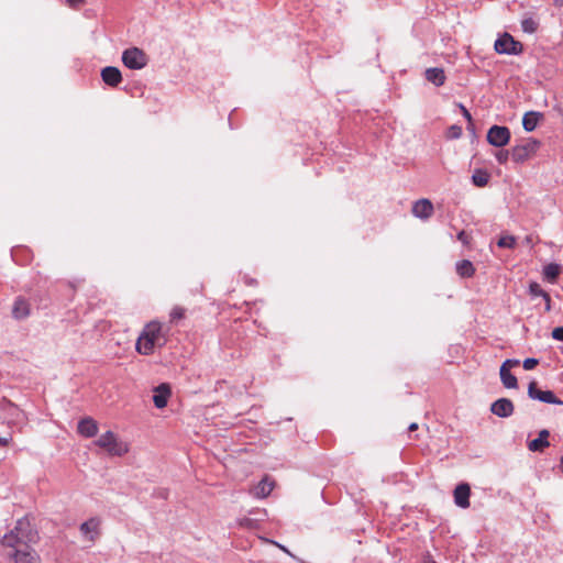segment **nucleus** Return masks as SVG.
<instances>
[{
  "mask_svg": "<svg viewBox=\"0 0 563 563\" xmlns=\"http://www.w3.org/2000/svg\"><path fill=\"white\" fill-rule=\"evenodd\" d=\"M101 520L98 517H91L79 527L81 534L89 541H95L100 534Z\"/></svg>",
  "mask_w": 563,
  "mask_h": 563,
  "instance_id": "nucleus-9",
  "label": "nucleus"
},
{
  "mask_svg": "<svg viewBox=\"0 0 563 563\" xmlns=\"http://www.w3.org/2000/svg\"><path fill=\"white\" fill-rule=\"evenodd\" d=\"M457 240L461 241L464 245L470 244L471 238L465 231H460L457 233Z\"/></svg>",
  "mask_w": 563,
  "mask_h": 563,
  "instance_id": "nucleus-34",
  "label": "nucleus"
},
{
  "mask_svg": "<svg viewBox=\"0 0 563 563\" xmlns=\"http://www.w3.org/2000/svg\"><path fill=\"white\" fill-rule=\"evenodd\" d=\"M424 75H426V79L429 82H432L433 85H435L437 87L444 85L445 79H446L444 70L439 67L428 68L426 70Z\"/></svg>",
  "mask_w": 563,
  "mask_h": 563,
  "instance_id": "nucleus-19",
  "label": "nucleus"
},
{
  "mask_svg": "<svg viewBox=\"0 0 563 563\" xmlns=\"http://www.w3.org/2000/svg\"><path fill=\"white\" fill-rule=\"evenodd\" d=\"M66 4L70 8H77L85 2V0H65Z\"/></svg>",
  "mask_w": 563,
  "mask_h": 563,
  "instance_id": "nucleus-38",
  "label": "nucleus"
},
{
  "mask_svg": "<svg viewBox=\"0 0 563 563\" xmlns=\"http://www.w3.org/2000/svg\"><path fill=\"white\" fill-rule=\"evenodd\" d=\"M274 481L271 479L268 476H265L252 490L253 496L256 498H265L267 497L273 488H274Z\"/></svg>",
  "mask_w": 563,
  "mask_h": 563,
  "instance_id": "nucleus-17",
  "label": "nucleus"
},
{
  "mask_svg": "<svg viewBox=\"0 0 563 563\" xmlns=\"http://www.w3.org/2000/svg\"><path fill=\"white\" fill-rule=\"evenodd\" d=\"M472 181L476 187H484L489 181V174L484 169H476L472 175Z\"/></svg>",
  "mask_w": 563,
  "mask_h": 563,
  "instance_id": "nucleus-24",
  "label": "nucleus"
},
{
  "mask_svg": "<svg viewBox=\"0 0 563 563\" xmlns=\"http://www.w3.org/2000/svg\"><path fill=\"white\" fill-rule=\"evenodd\" d=\"M515 407L510 399L499 398L492 404L490 411L500 418H508L514 413Z\"/></svg>",
  "mask_w": 563,
  "mask_h": 563,
  "instance_id": "nucleus-10",
  "label": "nucleus"
},
{
  "mask_svg": "<svg viewBox=\"0 0 563 563\" xmlns=\"http://www.w3.org/2000/svg\"><path fill=\"white\" fill-rule=\"evenodd\" d=\"M528 396L531 399H537L539 401L552 405H563V401L559 399L553 391L551 390H540L537 387L536 382H531L528 386Z\"/></svg>",
  "mask_w": 563,
  "mask_h": 563,
  "instance_id": "nucleus-8",
  "label": "nucleus"
},
{
  "mask_svg": "<svg viewBox=\"0 0 563 563\" xmlns=\"http://www.w3.org/2000/svg\"><path fill=\"white\" fill-rule=\"evenodd\" d=\"M78 433L85 438H92L98 433V423L95 419L86 417L78 422Z\"/></svg>",
  "mask_w": 563,
  "mask_h": 563,
  "instance_id": "nucleus-16",
  "label": "nucleus"
},
{
  "mask_svg": "<svg viewBox=\"0 0 563 563\" xmlns=\"http://www.w3.org/2000/svg\"><path fill=\"white\" fill-rule=\"evenodd\" d=\"M471 487L466 483L459 484L454 489V503L461 508L470 507Z\"/></svg>",
  "mask_w": 563,
  "mask_h": 563,
  "instance_id": "nucleus-13",
  "label": "nucleus"
},
{
  "mask_svg": "<svg viewBox=\"0 0 563 563\" xmlns=\"http://www.w3.org/2000/svg\"><path fill=\"white\" fill-rule=\"evenodd\" d=\"M560 273L561 265L556 263H550L545 265L542 271L543 278L551 284H554L556 282V278L559 277Z\"/></svg>",
  "mask_w": 563,
  "mask_h": 563,
  "instance_id": "nucleus-22",
  "label": "nucleus"
},
{
  "mask_svg": "<svg viewBox=\"0 0 563 563\" xmlns=\"http://www.w3.org/2000/svg\"><path fill=\"white\" fill-rule=\"evenodd\" d=\"M498 54L519 55L523 52V45L516 41L509 33L500 35L494 44Z\"/></svg>",
  "mask_w": 563,
  "mask_h": 563,
  "instance_id": "nucleus-5",
  "label": "nucleus"
},
{
  "mask_svg": "<svg viewBox=\"0 0 563 563\" xmlns=\"http://www.w3.org/2000/svg\"><path fill=\"white\" fill-rule=\"evenodd\" d=\"M123 65L132 70H140L148 63V57L145 52L139 47H130L122 53Z\"/></svg>",
  "mask_w": 563,
  "mask_h": 563,
  "instance_id": "nucleus-4",
  "label": "nucleus"
},
{
  "mask_svg": "<svg viewBox=\"0 0 563 563\" xmlns=\"http://www.w3.org/2000/svg\"><path fill=\"white\" fill-rule=\"evenodd\" d=\"M499 374H500L501 383L506 388H517L518 387L517 377L510 373L509 368L500 367Z\"/></svg>",
  "mask_w": 563,
  "mask_h": 563,
  "instance_id": "nucleus-23",
  "label": "nucleus"
},
{
  "mask_svg": "<svg viewBox=\"0 0 563 563\" xmlns=\"http://www.w3.org/2000/svg\"><path fill=\"white\" fill-rule=\"evenodd\" d=\"M8 443H9V439L8 438H1L0 437V445L1 446H5V445H8Z\"/></svg>",
  "mask_w": 563,
  "mask_h": 563,
  "instance_id": "nucleus-40",
  "label": "nucleus"
},
{
  "mask_svg": "<svg viewBox=\"0 0 563 563\" xmlns=\"http://www.w3.org/2000/svg\"><path fill=\"white\" fill-rule=\"evenodd\" d=\"M101 78L108 86L117 87L122 81V74L119 68L107 66L101 70Z\"/></svg>",
  "mask_w": 563,
  "mask_h": 563,
  "instance_id": "nucleus-14",
  "label": "nucleus"
},
{
  "mask_svg": "<svg viewBox=\"0 0 563 563\" xmlns=\"http://www.w3.org/2000/svg\"><path fill=\"white\" fill-rule=\"evenodd\" d=\"M542 118V113L540 112H537V111H529V112H526L523 118H522V126L523 129L527 131V132H531L533 131L540 119Z\"/></svg>",
  "mask_w": 563,
  "mask_h": 563,
  "instance_id": "nucleus-20",
  "label": "nucleus"
},
{
  "mask_svg": "<svg viewBox=\"0 0 563 563\" xmlns=\"http://www.w3.org/2000/svg\"><path fill=\"white\" fill-rule=\"evenodd\" d=\"M38 533L27 518L18 519L15 526L3 534L0 544L10 563H42L34 549Z\"/></svg>",
  "mask_w": 563,
  "mask_h": 563,
  "instance_id": "nucleus-1",
  "label": "nucleus"
},
{
  "mask_svg": "<svg viewBox=\"0 0 563 563\" xmlns=\"http://www.w3.org/2000/svg\"><path fill=\"white\" fill-rule=\"evenodd\" d=\"M521 29L525 33L533 34L539 29V22L532 16H527L521 21Z\"/></svg>",
  "mask_w": 563,
  "mask_h": 563,
  "instance_id": "nucleus-25",
  "label": "nucleus"
},
{
  "mask_svg": "<svg viewBox=\"0 0 563 563\" xmlns=\"http://www.w3.org/2000/svg\"><path fill=\"white\" fill-rule=\"evenodd\" d=\"M170 321H177L185 317V309L183 307L176 306L172 309L170 313Z\"/></svg>",
  "mask_w": 563,
  "mask_h": 563,
  "instance_id": "nucleus-29",
  "label": "nucleus"
},
{
  "mask_svg": "<svg viewBox=\"0 0 563 563\" xmlns=\"http://www.w3.org/2000/svg\"><path fill=\"white\" fill-rule=\"evenodd\" d=\"M528 291L531 297H542L547 292L537 282L530 283Z\"/></svg>",
  "mask_w": 563,
  "mask_h": 563,
  "instance_id": "nucleus-28",
  "label": "nucleus"
},
{
  "mask_svg": "<svg viewBox=\"0 0 563 563\" xmlns=\"http://www.w3.org/2000/svg\"><path fill=\"white\" fill-rule=\"evenodd\" d=\"M423 563H437L430 554L426 555L423 559Z\"/></svg>",
  "mask_w": 563,
  "mask_h": 563,
  "instance_id": "nucleus-39",
  "label": "nucleus"
},
{
  "mask_svg": "<svg viewBox=\"0 0 563 563\" xmlns=\"http://www.w3.org/2000/svg\"><path fill=\"white\" fill-rule=\"evenodd\" d=\"M550 432L548 430H541L537 439L532 440L528 444V449L532 452H541L543 449L550 445L548 438Z\"/></svg>",
  "mask_w": 563,
  "mask_h": 563,
  "instance_id": "nucleus-18",
  "label": "nucleus"
},
{
  "mask_svg": "<svg viewBox=\"0 0 563 563\" xmlns=\"http://www.w3.org/2000/svg\"><path fill=\"white\" fill-rule=\"evenodd\" d=\"M539 364V360L534 357H528L523 361L522 366L526 371L533 369Z\"/></svg>",
  "mask_w": 563,
  "mask_h": 563,
  "instance_id": "nucleus-30",
  "label": "nucleus"
},
{
  "mask_svg": "<svg viewBox=\"0 0 563 563\" xmlns=\"http://www.w3.org/2000/svg\"><path fill=\"white\" fill-rule=\"evenodd\" d=\"M167 331L158 321L147 322L135 343V350L141 355H152L156 349H162L167 343Z\"/></svg>",
  "mask_w": 563,
  "mask_h": 563,
  "instance_id": "nucleus-2",
  "label": "nucleus"
},
{
  "mask_svg": "<svg viewBox=\"0 0 563 563\" xmlns=\"http://www.w3.org/2000/svg\"><path fill=\"white\" fill-rule=\"evenodd\" d=\"M459 276L462 278H470L475 274V267L468 260L459 261L455 265Z\"/></svg>",
  "mask_w": 563,
  "mask_h": 563,
  "instance_id": "nucleus-21",
  "label": "nucleus"
},
{
  "mask_svg": "<svg viewBox=\"0 0 563 563\" xmlns=\"http://www.w3.org/2000/svg\"><path fill=\"white\" fill-rule=\"evenodd\" d=\"M31 313V306L23 297H18L12 307V316L16 320L26 319Z\"/></svg>",
  "mask_w": 563,
  "mask_h": 563,
  "instance_id": "nucleus-15",
  "label": "nucleus"
},
{
  "mask_svg": "<svg viewBox=\"0 0 563 563\" xmlns=\"http://www.w3.org/2000/svg\"><path fill=\"white\" fill-rule=\"evenodd\" d=\"M510 130L504 125H493L487 132V142L495 147H503L510 141Z\"/></svg>",
  "mask_w": 563,
  "mask_h": 563,
  "instance_id": "nucleus-7",
  "label": "nucleus"
},
{
  "mask_svg": "<svg viewBox=\"0 0 563 563\" xmlns=\"http://www.w3.org/2000/svg\"><path fill=\"white\" fill-rule=\"evenodd\" d=\"M497 245L503 249H512L516 245V239L512 235L501 236L498 240Z\"/></svg>",
  "mask_w": 563,
  "mask_h": 563,
  "instance_id": "nucleus-27",
  "label": "nucleus"
},
{
  "mask_svg": "<svg viewBox=\"0 0 563 563\" xmlns=\"http://www.w3.org/2000/svg\"><path fill=\"white\" fill-rule=\"evenodd\" d=\"M539 146L540 142L538 140L528 139L522 144L511 148V158L516 163H523L538 151Z\"/></svg>",
  "mask_w": 563,
  "mask_h": 563,
  "instance_id": "nucleus-6",
  "label": "nucleus"
},
{
  "mask_svg": "<svg viewBox=\"0 0 563 563\" xmlns=\"http://www.w3.org/2000/svg\"><path fill=\"white\" fill-rule=\"evenodd\" d=\"M418 429V424L416 422H412L410 426H409V431H415Z\"/></svg>",
  "mask_w": 563,
  "mask_h": 563,
  "instance_id": "nucleus-41",
  "label": "nucleus"
},
{
  "mask_svg": "<svg viewBox=\"0 0 563 563\" xmlns=\"http://www.w3.org/2000/svg\"><path fill=\"white\" fill-rule=\"evenodd\" d=\"M170 397V387L168 384H161L154 389L153 402L156 408L162 409L167 406Z\"/></svg>",
  "mask_w": 563,
  "mask_h": 563,
  "instance_id": "nucleus-12",
  "label": "nucleus"
},
{
  "mask_svg": "<svg viewBox=\"0 0 563 563\" xmlns=\"http://www.w3.org/2000/svg\"><path fill=\"white\" fill-rule=\"evenodd\" d=\"M519 365V360L509 358L506 360L500 367L511 368Z\"/></svg>",
  "mask_w": 563,
  "mask_h": 563,
  "instance_id": "nucleus-35",
  "label": "nucleus"
},
{
  "mask_svg": "<svg viewBox=\"0 0 563 563\" xmlns=\"http://www.w3.org/2000/svg\"><path fill=\"white\" fill-rule=\"evenodd\" d=\"M433 205L429 199H419L412 206V214L421 220H428L433 214Z\"/></svg>",
  "mask_w": 563,
  "mask_h": 563,
  "instance_id": "nucleus-11",
  "label": "nucleus"
},
{
  "mask_svg": "<svg viewBox=\"0 0 563 563\" xmlns=\"http://www.w3.org/2000/svg\"><path fill=\"white\" fill-rule=\"evenodd\" d=\"M562 472H563V465H562Z\"/></svg>",
  "mask_w": 563,
  "mask_h": 563,
  "instance_id": "nucleus-43",
  "label": "nucleus"
},
{
  "mask_svg": "<svg viewBox=\"0 0 563 563\" xmlns=\"http://www.w3.org/2000/svg\"><path fill=\"white\" fill-rule=\"evenodd\" d=\"M449 132H450V136L452 139H457L461 136L462 134V128L459 126V125H452L450 129H449Z\"/></svg>",
  "mask_w": 563,
  "mask_h": 563,
  "instance_id": "nucleus-32",
  "label": "nucleus"
},
{
  "mask_svg": "<svg viewBox=\"0 0 563 563\" xmlns=\"http://www.w3.org/2000/svg\"><path fill=\"white\" fill-rule=\"evenodd\" d=\"M236 525L240 528L247 529V530H254L258 526V523H257V521L255 519H252V518H249V517L239 518L236 520Z\"/></svg>",
  "mask_w": 563,
  "mask_h": 563,
  "instance_id": "nucleus-26",
  "label": "nucleus"
},
{
  "mask_svg": "<svg viewBox=\"0 0 563 563\" xmlns=\"http://www.w3.org/2000/svg\"><path fill=\"white\" fill-rule=\"evenodd\" d=\"M96 444L114 456H122L129 452L128 443L120 441L112 431H107L101 434L96 441Z\"/></svg>",
  "mask_w": 563,
  "mask_h": 563,
  "instance_id": "nucleus-3",
  "label": "nucleus"
},
{
  "mask_svg": "<svg viewBox=\"0 0 563 563\" xmlns=\"http://www.w3.org/2000/svg\"><path fill=\"white\" fill-rule=\"evenodd\" d=\"M542 299L544 301V310L547 312L551 311L552 309V306H551V297L548 292H545L543 296H542Z\"/></svg>",
  "mask_w": 563,
  "mask_h": 563,
  "instance_id": "nucleus-36",
  "label": "nucleus"
},
{
  "mask_svg": "<svg viewBox=\"0 0 563 563\" xmlns=\"http://www.w3.org/2000/svg\"><path fill=\"white\" fill-rule=\"evenodd\" d=\"M461 111H462V114L463 117L468 121V122H472V115L470 113V111L462 104L460 103L459 104Z\"/></svg>",
  "mask_w": 563,
  "mask_h": 563,
  "instance_id": "nucleus-37",
  "label": "nucleus"
},
{
  "mask_svg": "<svg viewBox=\"0 0 563 563\" xmlns=\"http://www.w3.org/2000/svg\"><path fill=\"white\" fill-rule=\"evenodd\" d=\"M552 338L556 341H562L563 342V325L562 327H558L555 329H553L552 331Z\"/></svg>",
  "mask_w": 563,
  "mask_h": 563,
  "instance_id": "nucleus-33",
  "label": "nucleus"
},
{
  "mask_svg": "<svg viewBox=\"0 0 563 563\" xmlns=\"http://www.w3.org/2000/svg\"><path fill=\"white\" fill-rule=\"evenodd\" d=\"M561 464H562V466H563V456L561 457Z\"/></svg>",
  "mask_w": 563,
  "mask_h": 563,
  "instance_id": "nucleus-42",
  "label": "nucleus"
},
{
  "mask_svg": "<svg viewBox=\"0 0 563 563\" xmlns=\"http://www.w3.org/2000/svg\"><path fill=\"white\" fill-rule=\"evenodd\" d=\"M495 156L499 164H505V163H507V161L509 158V152L508 151H499L498 153H496Z\"/></svg>",
  "mask_w": 563,
  "mask_h": 563,
  "instance_id": "nucleus-31",
  "label": "nucleus"
}]
</instances>
